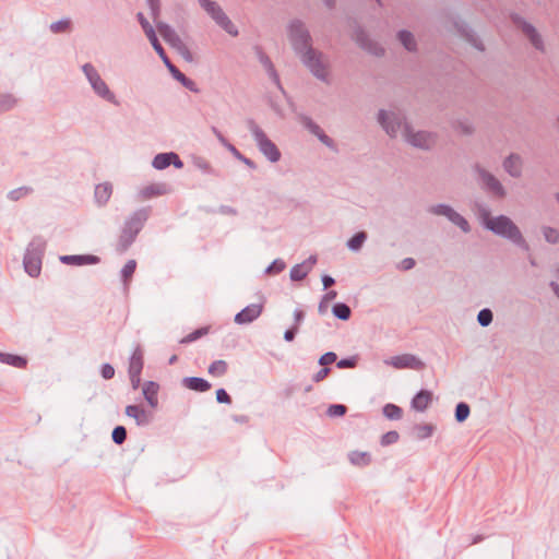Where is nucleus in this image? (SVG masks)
<instances>
[{
	"label": "nucleus",
	"mask_w": 559,
	"mask_h": 559,
	"mask_svg": "<svg viewBox=\"0 0 559 559\" xmlns=\"http://www.w3.org/2000/svg\"><path fill=\"white\" fill-rule=\"evenodd\" d=\"M287 36L294 52L300 58L302 64L318 80L329 83L326 64L323 55L312 46V36L306 24L299 19H293L287 25Z\"/></svg>",
	"instance_id": "obj_1"
},
{
	"label": "nucleus",
	"mask_w": 559,
	"mask_h": 559,
	"mask_svg": "<svg viewBox=\"0 0 559 559\" xmlns=\"http://www.w3.org/2000/svg\"><path fill=\"white\" fill-rule=\"evenodd\" d=\"M479 216L484 228L511 241L522 250H530V246L520 228L509 216L503 214L491 216L490 211L485 206L479 207Z\"/></svg>",
	"instance_id": "obj_2"
},
{
	"label": "nucleus",
	"mask_w": 559,
	"mask_h": 559,
	"mask_svg": "<svg viewBox=\"0 0 559 559\" xmlns=\"http://www.w3.org/2000/svg\"><path fill=\"white\" fill-rule=\"evenodd\" d=\"M152 214L151 206H143L132 212L123 222L116 243V251L122 254L136 240L138 235L144 228Z\"/></svg>",
	"instance_id": "obj_3"
},
{
	"label": "nucleus",
	"mask_w": 559,
	"mask_h": 559,
	"mask_svg": "<svg viewBox=\"0 0 559 559\" xmlns=\"http://www.w3.org/2000/svg\"><path fill=\"white\" fill-rule=\"evenodd\" d=\"M45 250L46 240L41 236L33 237L23 257L24 270L31 277L39 276Z\"/></svg>",
	"instance_id": "obj_4"
},
{
	"label": "nucleus",
	"mask_w": 559,
	"mask_h": 559,
	"mask_svg": "<svg viewBox=\"0 0 559 559\" xmlns=\"http://www.w3.org/2000/svg\"><path fill=\"white\" fill-rule=\"evenodd\" d=\"M247 127L251 132L259 151L265 156V158L271 163L280 162L282 157L280 148L269 139L257 122L253 119H248Z\"/></svg>",
	"instance_id": "obj_5"
},
{
	"label": "nucleus",
	"mask_w": 559,
	"mask_h": 559,
	"mask_svg": "<svg viewBox=\"0 0 559 559\" xmlns=\"http://www.w3.org/2000/svg\"><path fill=\"white\" fill-rule=\"evenodd\" d=\"M82 71L88 81L93 92L102 99L115 105L119 106L120 103L117 99L114 92L110 91L107 83L102 79L97 69L90 62L84 63L82 66Z\"/></svg>",
	"instance_id": "obj_6"
},
{
	"label": "nucleus",
	"mask_w": 559,
	"mask_h": 559,
	"mask_svg": "<svg viewBox=\"0 0 559 559\" xmlns=\"http://www.w3.org/2000/svg\"><path fill=\"white\" fill-rule=\"evenodd\" d=\"M404 138L412 146L429 151L437 142V134L429 131L415 132L411 124L404 123Z\"/></svg>",
	"instance_id": "obj_7"
},
{
	"label": "nucleus",
	"mask_w": 559,
	"mask_h": 559,
	"mask_svg": "<svg viewBox=\"0 0 559 559\" xmlns=\"http://www.w3.org/2000/svg\"><path fill=\"white\" fill-rule=\"evenodd\" d=\"M429 212L435 215L445 216L452 224L456 225L463 233L471 231V225L468 221L448 204L439 203L432 205L429 209Z\"/></svg>",
	"instance_id": "obj_8"
},
{
	"label": "nucleus",
	"mask_w": 559,
	"mask_h": 559,
	"mask_svg": "<svg viewBox=\"0 0 559 559\" xmlns=\"http://www.w3.org/2000/svg\"><path fill=\"white\" fill-rule=\"evenodd\" d=\"M511 20L514 23V25H516L528 38V40L531 41L535 49L544 51L545 46L542 36L531 23L525 21L521 15L516 13L511 15Z\"/></svg>",
	"instance_id": "obj_9"
},
{
	"label": "nucleus",
	"mask_w": 559,
	"mask_h": 559,
	"mask_svg": "<svg viewBox=\"0 0 559 559\" xmlns=\"http://www.w3.org/2000/svg\"><path fill=\"white\" fill-rule=\"evenodd\" d=\"M354 39L361 49L373 56L382 57L385 52L384 48L372 40L360 25H357L354 29Z\"/></svg>",
	"instance_id": "obj_10"
},
{
	"label": "nucleus",
	"mask_w": 559,
	"mask_h": 559,
	"mask_svg": "<svg viewBox=\"0 0 559 559\" xmlns=\"http://www.w3.org/2000/svg\"><path fill=\"white\" fill-rule=\"evenodd\" d=\"M378 122L390 136H396L401 128H404V121L399 115L394 112H388L384 109H380L378 112Z\"/></svg>",
	"instance_id": "obj_11"
},
{
	"label": "nucleus",
	"mask_w": 559,
	"mask_h": 559,
	"mask_svg": "<svg viewBox=\"0 0 559 559\" xmlns=\"http://www.w3.org/2000/svg\"><path fill=\"white\" fill-rule=\"evenodd\" d=\"M253 50L255 52V56L260 63L264 67L269 78L271 81L277 86V88L283 93H285V90L281 83L280 75L271 60V58L264 52L263 48L260 45H255L253 47Z\"/></svg>",
	"instance_id": "obj_12"
},
{
	"label": "nucleus",
	"mask_w": 559,
	"mask_h": 559,
	"mask_svg": "<svg viewBox=\"0 0 559 559\" xmlns=\"http://www.w3.org/2000/svg\"><path fill=\"white\" fill-rule=\"evenodd\" d=\"M136 19L155 52L158 55L160 59L165 58L167 53L164 47L162 46L160 41L158 40L154 27L151 25V23L147 21V19L144 16L142 12H139L136 14Z\"/></svg>",
	"instance_id": "obj_13"
},
{
	"label": "nucleus",
	"mask_w": 559,
	"mask_h": 559,
	"mask_svg": "<svg viewBox=\"0 0 559 559\" xmlns=\"http://www.w3.org/2000/svg\"><path fill=\"white\" fill-rule=\"evenodd\" d=\"M386 364L393 366L396 369H413L423 370L425 364L413 354H402L393 356Z\"/></svg>",
	"instance_id": "obj_14"
},
{
	"label": "nucleus",
	"mask_w": 559,
	"mask_h": 559,
	"mask_svg": "<svg viewBox=\"0 0 559 559\" xmlns=\"http://www.w3.org/2000/svg\"><path fill=\"white\" fill-rule=\"evenodd\" d=\"M479 177L483 181L484 188L492 193L495 197L502 199L507 192L502 183L486 169H478Z\"/></svg>",
	"instance_id": "obj_15"
},
{
	"label": "nucleus",
	"mask_w": 559,
	"mask_h": 559,
	"mask_svg": "<svg viewBox=\"0 0 559 559\" xmlns=\"http://www.w3.org/2000/svg\"><path fill=\"white\" fill-rule=\"evenodd\" d=\"M170 165H174L177 169H181L183 167V162L175 152L158 153L152 160V166L157 170L166 169Z\"/></svg>",
	"instance_id": "obj_16"
},
{
	"label": "nucleus",
	"mask_w": 559,
	"mask_h": 559,
	"mask_svg": "<svg viewBox=\"0 0 559 559\" xmlns=\"http://www.w3.org/2000/svg\"><path fill=\"white\" fill-rule=\"evenodd\" d=\"M263 311V304H251L236 313L234 321L239 325L249 324L258 319Z\"/></svg>",
	"instance_id": "obj_17"
},
{
	"label": "nucleus",
	"mask_w": 559,
	"mask_h": 559,
	"mask_svg": "<svg viewBox=\"0 0 559 559\" xmlns=\"http://www.w3.org/2000/svg\"><path fill=\"white\" fill-rule=\"evenodd\" d=\"M454 26L457 33L466 39L473 47L479 51L485 50L483 41L479 39L475 31L464 21H456Z\"/></svg>",
	"instance_id": "obj_18"
},
{
	"label": "nucleus",
	"mask_w": 559,
	"mask_h": 559,
	"mask_svg": "<svg viewBox=\"0 0 559 559\" xmlns=\"http://www.w3.org/2000/svg\"><path fill=\"white\" fill-rule=\"evenodd\" d=\"M60 262L66 265H95L100 262V258L95 254H67L59 258Z\"/></svg>",
	"instance_id": "obj_19"
},
{
	"label": "nucleus",
	"mask_w": 559,
	"mask_h": 559,
	"mask_svg": "<svg viewBox=\"0 0 559 559\" xmlns=\"http://www.w3.org/2000/svg\"><path fill=\"white\" fill-rule=\"evenodd\" d=\"M433 394L431 391L421 389L412 399L411 406L416 412H425L432 402Z\"/></svg>",
	"instance_id": "obj_20"
},
{
	"label": "nucleus",
	"mask_w": 559,
	"mask_h": 559,
	"mask_svg": "<svg viewBox=\"0 0 559 559\" xmlns=\"http://www.w3.org/2000/svg\"><path fill=\"white\" fill-rule=\"evenodd\" d=\"M128 417L135 420L138 426H147L151 423V415L140 405L130 404L124 411Z\"/></svg>",
	"instance_id": "obj_21"
},
{
	"label": "nucleus",
	"mask_w": 559,
	"mask_h": 559,
	"mask_svg": "<svg viewBox=\"0 0 559 559\" xmlns=\"http://www.w3.org/2000/svg\"><path fill=\"white\" fill-rule=\"evenodd\" d=\"M155 23H156V27L159 31V33L163 36V38L171 47H174L176 49L182 43V40L179 37V35L175 32V29L170 25H168L165 22H160V21L155 22Z\"/></svg>",
	"instance_id": "obj_22"
},
{
	"label": "nucleus",
	"mask_w": 559,
	"mask_h": 559,
	"mask_svg": "<svg viewBox=\"0 0 559 559\" xmlns=\"http://www.w3.org/2000/svg\"><path fill=\"white\" fill-rule=\"evenodd\" d=\"M144 366V352L138 344L129 358L128 373H142Z\"/></svg>",
	"instance_id": "obj_23"
},
{
	"label": "nucleus",
	"mask_w": 559,
	"mask_h": 559,
	"mask_svg": "<svg viewBox=\"0 0 559 559\" xmlns=\"http://www.w3.org/2000/svg\"><path fill=\"white\" fill-rule=\"evenodd\" d=\"M181 383L186 389L200 393L206 392L212 388V384L201 377H185Z\"/></svg>",
	"instance_id": "obj_24"
},
{
	"label": "nucleus",
	"mask_w": 559,
	"mask_h": 559,
	"mask_svg": "<svg viewBox=\"0 0 559 559\" xmlns=\"http://www.w3.org/2000/svg\"><path fill=\"white\" fill-rule=\"evenodd\" d=\"M159 384L155 381H146L143 384L142 393L147 404L155 408L158 405Z\"/></svg>",
	"instance_id": "obj_25"
},
{
	"label": "nucleus",
	"mask_w": 559,
	"mask_h": 559,
	"mask_svg": "<svg viewBox=\"0 0 559 559\" xmlns=\"http://www.w3.org/2000/svg\"><path fill=\"white\" fill-rule=\"evenodd\" d=\"M112 194V185L110 182H103L95 187L94 198L99 206H105Z\"/></svg>",
	"instance_id": "obj_26"
},
{
	"label": "nucleus",
	"mask_w": 559,
	"mask_h": 559,
	"mask_svg": "<svg viewBox=\"0 0 559 559\" xmlns=\"http://www.w3.org/2000/svg\"><path fill=\"white\" fill-rule=\"evenodd\" d=\"M504 170L513 178H519L522 175L521 157L518 154H510L503 160Z\"/></svg>",
	"instance_id": "obj_27"
},
{
	"label": "nucleus",
	"mask_w": 559,
	"mask_h": 559,
	"mask_svg": "<svg viewBox=\"0 0 559 559\" xmlns=\"http://www.w3.org/2000/svg\"><path fill=\"white\" fill-rule=\"evenodd\" d=\"M0 362L15 368H25L27 366L26 357L4 352H0Z\"/></svg>",
	"instance_id": "obj_28"
},
{
	"label": "nucleus",
	"mask_w": 559,
	"mask_h": 559,
	"mask_svg": "<svg viewBox=\"0 0 559 559\" xmlns=\"http://www.w3.org/2000/svg\"><path fill=\"white\" fill-rule=\"evenodd\" d=\"M168 186L164 182L162 183H152L144 187L141 190V195L143 199H151L158 195H164L168 192Z\"/></svg>",
	"instance_id": "obj_29"
},
{
	"label": "nucleus",
	"mask_w": 559,
	"mask_h": 559,
	"mask_svg": "<svg viewBox=\"0 0 559 559\" xmlns=\"http://www.w3.org/2000/svg\"><path fill=\"white\" fill-rule=\"evenodd\" d=\"M349 462L358 467H366L370 465L372 459L369 452L352 451L348 453Z\"/></svg>",
	"instance_id": "obj_30"
},
{
	"label": "nucleus",
	"mask_w": 559,
	"mask_h": 559,
	"mask_svg": "<svg viewBox=\"0 0 559 559\" xmlns=\"http://www.w3.org/2000/svg\"><path fill=\"white\" fill-rule=\"evenodd\" d=\"M397 39L403 45V47L409 51L414 52L417 50V43L412 32L407 29H401L397 32Z\"/></svg>",
	"instance_id": "obj_31"
},
{
	"label": "nucleus",
	"mask_w": 559,
	"mask_h": 559,
	"mask_svg": "<svg viewBox=\"0 0 559 559\" xmlns=\"http://www.w3.org/2000/svg\"><path fill=\"white\" fill-rule=\"evenodd\" d=\"M49 29L53 34H68L73 31V22L70 17H63L49 25Z\"/></svg>",
	"instance_id": "obj_32"
},
{
	"label": "nucleus",
	"mask_w": 559,
	"mask_h": 559,
	"mask_svg": "<svg viewBox=\"0 0 559 559\" xmlns=\"http://www.w3.org/2000/svg\"><path fill=\"white\" fill-rule=\"evenodd\" d=\"M20 99L12 93H2L0 95V115L14 109Z\"/></svg>",
	"instance_id": "obj_33"
},
{
	"label": "nucleus",
	"mask_w": 559,
	"mask_h": 559,
	"mask_svg": "<svg viewBox=\"0 0 559 559\" xmlns=\"http://www.w3.org/2000/svg\"><path fill=\"white\" fill-rule=\"evenodd\" d=\"M367 238L368 235L366 231H357L347 240L346 246L349 250L357 252L361 249Z\"/></svg>",
	"instance_id": "obj_34"
},
{
	"label": "nucleus",
	"mask_w": 559,
	"mask_h": 559,
	"mask_svg": "<svg viewBox=\"0 0 559 559\" xmlns=\"http://www.w3.org/2000/svg\"><path fill=\"white\" fill-rule=\"evenodd\" d=\"M332 313L336 319L347 321L352 317V309L345 302H335L332 306Z\"/></svg>",
	"instance_id": "obj_35"
},
{
	"label": "nucleus",
	"mask_w": 559,
	"mask_h": 559,
	"mask_svg": "<svg viewBox=\"0 0 559 559\" xmlns=\"http://www.w3.org/2000/svg\"><path fill=\"white\" fill-rule=\"evenodd\" d=\"M413 430L418 440H424L432 436L436 430V426L432 424H416Z\"/></svg>",
	"instance_id": "obj_36"
},
{
	"label": "nucleus",
	"mask_w": 559,
	"mask_h": 559,
	"mask_svg": "<svg viewBox=\"0 0 559 559\" xmlns=\"http://www.w3.org/2000/svg\"><path fill=\"white\" fill-rule=\"evenodd\" d=\"M383 415L390 420H399L403 416V409L396 404L388 403L382 408Z\"/></svg>",
	"instance_id": "obj_37"
},
{
	"label": "nucleus",
	"mask_w": 559,
	"mask_h": 559,
	"mask_svg": "<svg viewBox=\"0 0 559 559\" xmlns=\"http://www.w3.org/2000/svg\"><path fill=\"white\" fill-rule=\"evenodd\" d=\"M227 370L228 364L223 359L214 360L207 369L209 373L213 377H223L226 374Z\"/></svg>",
	"instance_id": "obj_38"
},
{
	"label": "nucleus",
	"mask_w": 559,
	"mask_h": 559,
	"mask_svg": "<svg viewBox=\"0 0 559 559\" xmlns=\"http://www.w3.org/2000/svg\"><path fill=\"white\" fill-rule=\"evenodd\" d=\"M216 24L233 37L239 35L237 26L231 22V20L227 16L226 13L223 16H221Z\"/></svg>",
	"instance_id": "obj_39"
},
{
	"label": "nucleus",
	"mask_w": 559,
	"mask_h": 559,
	"mask_svg": "<svg viewBox=\"0 0 559 559\" xmlns=\"http://www.w3.org/2000/svg\"><path fill=\"white\" fill-rule=\"evenodd\" d=\"M228 151L233 154V156L242 162L250 169H257V163L251 158L245 156L234 144H228Z\"/></svg>",
	"instance_id": "obj_40"
},
{
	"label": "nucleus",
	"mask_w": 559,
	"mask_h": 559,
	"mask_svg": "<svg viewBox=\"0 0 559 559\" xmlns=\"http://www.w3.org/2000/svg\"><path fill=\"white\" fill-rule=\"evenodd\" d=\"M471 414V407L466 402H459L455 406L454 418L457 423H464Z\"/></svg>",
	"instance_id": "obj_41"
},
{
	"label": "nucleus",
	"mask_w": 559,
	"mask_h": 559,
	"mask_svg": "<svg viewBox=\"0 0 559 559\" xmlns=\"http://www.w3.org/2000/svg\"><path fill=\"white\" fill-rule=\"evenodd\" d=\"M34 192V189L29 186H22L16 189L11 190L8 193V199L11 201H19L22 198H25Z\"/></svg>",
	"instance_id": "obj_42"
},
{
	"label": "nucleus",
	"mask_w": 559,
	"mask_h": 559,
	"mask_svg": "<svg viewBox=\"0 0 559 559\" xmlns=\"http://www.w3.org/2000/svg\"><path fill=\"white\" fill-rule=\"evenodd\" d=\"M299 121L313 135L318 136L323 130L309 116L300 115Z\"/></svg>",
	"instance_id": "obj_43"
},
{
	"label": "nucleus",
	"mask_w": 559,
	"mask_h": 559,
	"mask_svg": "<svg viewBox=\"0 0 559 559\" xmlns=\"http://www.w3.org/2000/svg\"><path fill=\"white\" fill-rule=\"evenodd\" d=\"M209 332H210V326H202V328L195 329L194 331H192L191 333H189L188 335L182 337L180 340V343L181 344H189V343L195 342L199 338H201L204 335H206Z\"/></svg>",
	"instance_id": "obj_44"
},
{
	"label": "nucleus",
	"mask_w": 559,
	"mask_h": 559,
	"mask_svg": "<svg viewBox=\"0 0 559 559\" xmlns=\"http://www.w3.org/2000/svg\"><path fill=\"white\" fill-rule=\"evenodd\" d=\"M136 269V261L129 260L121 269V280L124 284L131 281Z\"/></svg>",
	"instance_id": "obj_45"
},
{
	"label": "nucleus",
	"mask_w": 559,
	"mask_h": 559,
	"mask_svg": "<svg viewBox=\"0 0 559 559\" xmlns=\"http://www.w3.org/2000/svg\"><path fill=\"white\" fill-rule=\"evenodd\" d=\"M336 296H337V292H336V290H329V292H326V293L322 296V298H321V300H320V302H319V306H318V312H319L320 314H325V313H326V311H328V305H329V302H330V301H332V300H334V299L336 298Z\"/></svg>",
	"instance_id": "obj_46"
},
{
	"label": "nucleus",
	"mask_w": 559,
	"mask_h": 559,
	"mask_svg": "<svg viewBox=\"0 0 559 559\" xmlns=\"http://www.w3.org/2000/svg\"><path fill=\"white\" fill-rule=\"evenodd\" d=\"M308 274V270H306L305 266L301 263H299L290 269L289 277L293 282H299L305 280Z\"/></svg>",
	"instance_id": "obj_47"
},
{
	"label": "nucleus",
	"mask_w": 559,
	"mask_h": 559,
	"mask_svg": "<svg viewBox=\"0 0 559 559\" xmlns=\"http://www.w3.org/2000/svg\"><path fill=\"white\" fill-rule=\"evenodd\" d=\"M493 313L489 308H483L477 313V322L480 326L486 328L492 323Z\"/></svg>",
	"instance_id": "obj_48"
},
{
	"label": "nucleus",
	"mask_w": 559,
	"mask_h": 559,
	"mask_svg": "<svg viewBox=\"0 0 559 559\" xmlns=\"http://www.w3.org/2000/svg\"><path fill=\"white\" fill-rule=\"evenodd\" d=\"M127 429L124 426H116L114 429H112V432H111V439L112 441L118 444V445H121L126 442L127 440Z\"/></svg>",
	"instance_id": "obj_49"
},
{
	"label": "nucleus",
	"mask_w": 559,
	"mask_h": 559,
	"mask_svg": "<svg viewBox=\"0 0 559 559\" xmlns=\"http://www.w3.org/2000/svg\"><path fill=\"white\" fill-rule=\"evenodd\" d=\"M286 267V263L282 259H275L271 262V264L265 269L266 275H276L282 273Z\"/></svg>",
	"instance_id": "obj_50"
},
{
	"label": "nucleus",
	"mask_w": 559,
	"mask_h": 559,
	"mask_svg": "<svg viewBox=\"0 0 559 559\" xmlns=\"http://www.w3.org/2000/svg\"><path fill=\"white\" fill-rule=\"evenodd\" d=\"M543 235L548 243L556 245L559 242V230L557 228L545 226L543 227Z\"/></svg>",
	"instance_id": "obj_51"
},
{
	"label": "nucleus",
	"mask_w": 559,
	"mask_h": 559,
	"mask_svg": "<svg viewBox=\"0 0 559 559\" xmlns=\"http://www.w3.org/2000/svg\"><path fill=\"white\" fill-rule=\"evenodd\" d=\"M358 360L359 357L357 355L342 358L340 360H336V367L338 369H353L357 367Z\"/></svg>",
	"instance_id": "obj_52"
},
{
	"label": "nucleus",
	"mask_w": 559,
	"mask_h": 559,
	"mask_svg": "<svg viewBox=\"0 0 559 559\" xmlns=\"http://www.w3.org/2000/svg\"><path fill=\"white\" fill-rule=\"evenodd\" d=\"M347 413V406L344 404H331L326 409L329 417H342Z\"/></svg>",
	"instance_id": "obj_53"
},
{
	"label": "nucleus",
	"mask_w": 559,
	"mask_h": 559,
	"mask_svg": "<svg viewBox=\"0 0 559 559\" xmlns=\"http://www.w3.org/2000/svg\"><path fill=\"white\" fill-rule=\"evenodd\" d=\"M162 61L164 62L171 76L179 82L185 74L171 62L168 56L163 58Z\"/></svg>",
	"instance_id": "obj_54"
},
{
	"label": "nucleus",
	"mask_w": 559,
	"mask_h": 559,
	"mask_svg": "<svg viewBox=\"0 0 559 559\" xmlns=\"http://www.w3.org/2000/svg\"><path fill=\"white\" fill-rule=\"evenodd\" d=\"M204 11L212 17V20L215 23L221 19V16H223L225 14L222 7L215 1L210 7H207Z\"/></svg>",
	"instance_id": "obj_55"
},
{
	"label": "nucleus",
	"mask_w": 559,
	"mask_h": 559,
	"mask_svg": "<svg viewBox=\"0 0 559 559\" xmlns=\"http://www.w3.org/2000/svg\"><path fill=\"white\" fill-rule=\"evenodd\" d=\"M399 439H400L399 432L396 430H390V431L385 432L384 435H382L380 444L382 447H388V445L396 443L399 441Z\"/></svg>",
	"instance_id": "obj_56"
},
{
	"label": "nucleus",
	"mask_w": 559,
	"mask_h": 559,
	"mask_svg": "<svg viewBox=\"0 0 559 559\" xmlns=\"http://www.w3.org/2000/svg\"><path fill=\"white\" fill-rule=\"evenodd\" d=\"M337 355L334 352H326L319 358V365L322 367H329V365L336 362Z\"/></svg>",
	"instance_id": "obj_57"
},
{
	"label": "nucleus",
	"mask_w": 559,
	"mask_h": 559,
	"mask_svg": "<svg viewBox=\"0 0 559 559\" xmlns=\"http://www.w3.org/2000/svg\"><path fill=\"white\" fill-rule=\"evenodd\" d=\"M176 50L187 62H192L194 60L193 53L183 41L176 48Z\"/></svg>",
	"instance_id": "obj_58"
},
{
	"label": "nucleus",
	"mask_w": 559,
	"mask_h": 559,
	"mask_svg": "<svg viewBox=\"0 0 559 559\" xmlns=\"http://www.w3.org/2000/svg\"><path fill=\"white\" fill-rule=\"evenodd\" d=\"M146 3L151 10V15L155 22H157V19L160 14V1L159 0H146Z\"/></svg>",
	"instance_id": "obj_59"
},
{
	"label": "nucleus",
	"mask_w": 559,
	"mask_h": 559,
	"mask_svg": "<svg viewBox=\"0 0 559 559\" xmlns=\"http://www.w3.org/2000/svg\"><path fill=\"white\" fill-rule=\"evenodd\" d=\"M179 83L186 87L187 90H189L190 92H193V93H200V88L198 87V85L195 84V82L193 80H191L190 78H188L186 74L181 78V80L179 81Z\"/></svg>",
	"instance_id": "obj_60"
},
{
	"label": "nucleus",
	"mask_w": 559,
	"mask_h": 559,
	"mask_svg": "<svg viewBox=\"0 0 559 559\" xmlns=\"http://www.w3.org/2000/svg\"><path fill=\"white\" fill-rule=\"evenodd\" d=\"M100 376L105 380H110L115 377V368L112 365L105 362L100 366Z\"/></svg>",
	"instance_id": "obj_61"
},
{
	"label": "nucleus",
	"mask_w": 559,
	"mask_h": 559,
	"mask_svg": "<svg viewBox=\"0 0 559 559\" xmlns=\"http://www.w3.org/2000/svg\"><path fill=\"white\" fill-rule=\"evenodd\" d=\"M195 166L206 174L217 176L216 171L212 168L210 163L207 160H205L204 158H198L195 160Z\"/></svg>",
	"instance_id": "obj_62"
},
{
	"label": "nucleus",
	"mask_w": 559,
	"mask_h": 559,
	"mask_svg": "<svg viewBox=\"0 0 559 559\" xmlns=\"http://www.w3.org/2000/svg\"><path fill=\"white\" fill-rule=\"evenodd\" d=\"M216 401L219 404H230L231 397L225 389L221 388L216 390Z\"/></svg>",
	"instance_id": "obj_63"
},
{
	"label": "nucleus",
	"mask_w": 559,
	"mask_h": 559,
	"mask_svg": "<svg viewBox=\"0 0 559 559\" xmlns=\"http://www.w3.org/2000/svg\"><path fill=\"white\" fill-rule=\"evenodd\" d=\"M331 370L330 367H322L312 376V381L316 383L323 381L330 374Z\"/></svg>",
	"instance_id": "obj_64"
}]
</instances>
